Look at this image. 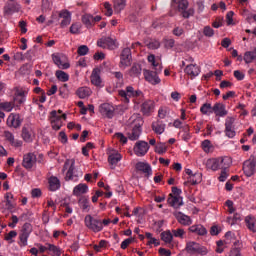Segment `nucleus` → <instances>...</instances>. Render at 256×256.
<instances>
[{"mask_svg":"<svg viewBox=\"0 0 256 256\" xmlns=\"http://www.w3.org/2000/svg\"><path fill=\"white\" fill-rule=\"evenodd\" d=\"M148 63H151L155 71L144 70V78L146 81H148V83H151V85H159V83H161V78H159L157 74L163 71L161 60L155 58V55L151 54L148 56Z\"/></svg>","mask_w":256,"mask_h":256,"instance_id":"obj_1","label":"nucleus"},{"mask_svg":"<svg viewBox=\"0 0 256 256\" xmlns=\"http://www.w3.org/2000/svg\"><path fill=\"white\" fill-rule=\"evenodd\" d=\"M63 173L66 172V181H79V177H83V172L75 169V159H67L64 163Z\"/></svg>","mask_w":256,"mask_h":256,"instance_id":"obj_2","label":"nucleus"},{"mask_svg":"<svg viewBox=\"0 0 256 256\" xmlns=\"http://www.w3.org/2000/svg\"><path fill=\"white\" fill-rule=\"evenodd\" d=\"M84 223L87 229L93 231V233H100V231H103V224L101 223V219L95 218L90 214L85 216Z\"/></svg>","mask_w":256,"mask_h":256,"instance_id":"obj_3","label":"nucleus"},{"mask_svg":"<svg viewBox=\"0 0 256 256\" xmlns=\"http://www.w3.org/2000/svg\"><path fill=\"white\" fill-rule=\"evenodd\" d=\"M227 161H229V158L227 157L212 158L207 160L206 165L208 169H211L212 171H218V169H227V167H229Z\"/></svg>","mask_w":256,"mask_h":256,"instance_id":"obj_4","label":"nucleus"},{"mask_svg":"<svg viewBox=\"0 0 256 256\" xmlns=\"http://www.w3.org/2000/svg\"><path fill=\"white\" fill-rule=\"evenodd\" d=\"M131 63H133V55L131 53V48L126 47L122 50L120 54V69H127V67H131Z\"/></svg>","mask_w":256,"mask_h":256,"instance_id":"obj_5","label":"nucleus"},{"mask_svg":"<svg viewBox=\"0 0 256 256\" xmlns=\"http://www.w3.org/2000/svg\"><path fill=\"white\" fill-rule=\"evenodd\" d=\"M171 7H173V9H178V11H181L184 19H189V17H191L192 11H187V7H189V2H187V0H172Z\"/></svg>","mask_w":256,"mask_h":256,"instance_id":"obj_6","label":"nucleus"},{"mask_svg":"<svg viewBox=\"0 0 256 256\" xmlns=\"http://www.w3.org/2000/svg\"><path fill=\"white\" fill-rule=\"evenodd\" d=\"M186 251L190 253V255H207L208 253L205 246L194 241H190L186 244Z\"/></svg>","mask_w":256,"mask_h":256,"instance_id":"obj_7","label":"nucleus"},{"mask_svg":"<svg viewBox=\"0 0 256 256\" xmlns=\"http://www.w3.org/2000/svg\"><path fill=\"white\" fill-rule=\"evenodd\" d=\"M62 119H67V114H58L57 110L50 112V121L54 131H59V129H61L63 125V121H61Z\"/></svg>","mask_w":256,"mask_h":256,"instance_id":"obj_8","label":"nucleus"},{"mask_svg":"<svg viewBox=\"0 0 256 256\" xmlns=\"http://www.w3.org/2000/svg\"><path fill=\"white\" fill-rule=\"evenodd\" d=\"M243 171L246 177H253L256 171V156L251 155L250 158L243 163Z\"/></svg>","mask_w":256,"mask_h":256,"instance_id":"obj_9","label":"nucleus"},{"mask_svg":"<svg viewBox=\"0 0 256 256\" xmlns=\"http://www.w3.org/2000/svg\"><path fill=\"white\" fill-rule=\"evenodd\" d=\"M52 61L59 69H69L71 65L67 61V56L63 53L52 54Z\"/></svg>","mask_w":256,"mask_h":256,"instance_id":"obj_10","label":"nucleus"},{"mask_svg":"<svg viewBox=\"0 0 256 256\" xmlns=\"http://www.w3.org/2000/svg\"><path fill=\"white\" fill-rule=\"evenodd\" d=\"M37 163V156L35 153L29 152L27 154H24L23 161H22V167L26 169L27 171H31L33 167H35Z\"/></svg>","mask_w":256,"mask_h":256,"instance_id":"obj_11","label":"nucleus"},{"mask_svg":"<svg viewBox=\"0 0 256 256\" xmlns=\"http://www.w3.org/2000/svg\"><path fill=\"white\" fill-rule=\"evenodd\" d=\"M98 47H101L102 49H110V51H113V49H117V43L115 40L111 37H102L97 41Z\"/></svg>","mask_w":256,"mask_h":256,"instance_id":"obj_12","label":"nucleus"},{"mask_svg":"<svg viewBox=\"0 0 256 256\" xmlns=\"http://www.w3.org/2000/svg\"><path fill=\"white\" fill-rule=\"evenodd\" d=\"M148 151H149V143L143 140H140L135 143L134 153L135 155H137V157H145Z\"/></svg>","mask_w":256,"mask_h":256,"instance_id":"obj_13","label":"nucleus"},{"mask_svg":"<svg viewBox=\"0 0 256 256\" xmlns=\"http://www.w3.org/2000/svg\"><path fill=\"white\" fill-rule=\"evenodd\" d=\"M21 123H23L21 115L17 113H11L6 120V125L12 129H19V127H21Z\"/></svg>","mask_w":256,"mask_h":256,"instance_id":"obj_14","label":"nucleus"},{"mask_svg":"<svg viewBox=\"0 0 256 256\" xmlns=\"http://www.w3.org/2000/svg\"><path fill=\"white\" fill-rule=\"evenodd\" d=\"M101 16H93L91 14H84L82 16V23L85 25L87 29H91L95 26V23H99L101 21Z\"/></svg>","mask_w":256,"mask_h":256,"instance_id":"obj_15","label":"nucleus"},{"mask_svg":"<svg viewBox=\"0 0 256 256\" xmlns=\"http://www.w3.org/2000/svg\"><path fill=\"white\" fill-rule=\"evenodd\" d=\"M99 111L103 117H107V119H113L115 115V107L109 103H103L99 107Z\"/></svg>","mask_w":256,"mask_h":256,"instance_id":"obj_16","label":"nucleus"},{"mask_svg":"<svg viewBox=\"0 0 256 256\" xmlns=\"http://www.w3.org/2000/svg\"><path fill=\"white\" fill-rule=\"evenodd\" d=\"M127 137L130 141H137L141 137V123L135 122L132 129L127 132Z\"/></svg>","mask_w":256,"mask_h":256,"instance_id":"obj_17","label":"nucleus"},{"mask_svg":"<svg viewBox=\"0 0 256 256\" xmlns=\"http://www.w3.org/2000/svg\"><path fill=\"white\" fill-rule=\"evenodd\" d=\"M174 217L177 219L180 225L184 227H189V225H193V220L188 215H185L183 212H174Z\"/></svg>","mask_w":256,"mask_h":256,"instance_id":"obj_18","label":"nucleus"},{"mask_svg":"<svg viewBox=\"0 0 256 256\" xmlns=\"http://www.w3.org/2000/svg\"><path fill=\"white\" fill-rule=\"evenodd\" d=\"M135 167L136 171L144 173L145 177H151L153 175V169H151V165L147 162H137Z\"/></svg>","mask_w":256,"mask_h":256,"instance_id":"obj_19","label":"nucleus"},{"mask_svg":"<svg viewBox=\"0 0 256 256\" xmlns=\"http://www.w3.org/2000/svg\"><path fill=\"white\" fill-rule=\"evenodd\" d=\"M167 203L170 207H173L174 209H179L180 207H183V197L169 194Z\"/></svg>","mask_w":256,"mask_h":256,"instance_id":"obj_20","label":"nucleus"},{"mask_svg":"<svg viewBox=\"0 0 256 256\" xmlns=\"http://www.w3.org/2000/svg\"><path fill=\"white\" fill-rule=\"evenodd\" d=\"M184 73L189 75L190 79H195V77H198V75L201 73V69L199 66H197V64H190L185 67Z\"/></svg>","mask_w":256,"mask_h":256,"instance_id":"obj_21","label":"nucleus"},{"mask_svg":"<svg viewBox=\"0 0 256 256\" xmlns=\"http://www.w3.org/2000/svg\"><path fill=\"white\" fill-rule=\"evenodd\" d=\"M4 138L12 147H23V141L15 139V135L10 131H4Z\"/></svg>","mask_w":256,"mask_h":256,"instance_id":"obj_22","label":"nucleus"},{"mask_svg":"<svg viewBox=\"0 0 256 256\" xmlns=\"http://www.w3.org/2000/svg\"><path fill=\"white\" fill-rule=\"evenodd\" d=\"M213 113L216 117H226L228 112L225 104L217 102L213 105Z\"/></svg>","mask_w":256,"mask_h":256,"instance_id":"obj_23","label":"nucleus"},{"mask_svg":"<svg viewBox=\"0 0 256 256\" xmlns=\"http://www.w3.org/2000/svg\"><path fill=\"white\" fill-rule=\"evenodd\" d=\"M59 18L62 19L60 23V27L64 28L68 25H71V12L68 10H63L59 13Z\"/></svg>","mask_w":256,"mask_h":256,"instance_id":"obj_24","label":"nucleus"},{"mask_svg":"<svg viewBox=\"0 0 256 256\" xmlns=\"http://www.w3.org/2000/svg\"><path fill=\"white\" fill-rule=\"evenodd\" d=\"M155 109V103L152 100H146L141 105V112L143 115H149L150 113H153V110Z\"/></svg>","mask_w":256,"mask_h":256,"instance_id":"obj_25","label":"nucleus"},{"mask_svg":"<svg viewBox=\"0 0 256 256\" xmlns=\"http://www.w3.org/2000/svg\"><path fill=\"white\" fill-rule=\"evenodd\" d=\"M49 191H59L61 189V180L56 176H50L48 178Z\"/></svg>","mask_w":256,"mask_h":256,"instance_id":"obj_26","label":"nucleus"},{"mask_svg":"<svg viewBox=\"0 0 256 256\" xmlns=\"http://www.w3.org/2000/svg\"><path fill=\"white\" fill-rule=\"evenodd\" d=\"M90 79L92 85H95L96 87L101 86V70H99V68L93 69Z\"/></svg>","mask_w":256,"mask_h":256,"instance_id":"obj_27","label":"nucleus"},{"mask_svg":"<svg viewBox=\"0 0 256 256\" xmlns=\"http://www.w3.org/2000/svg\"><path fill=\"white\" fill-rule=\"evenodd\" d=\"M89 192V186L87 184H78L73 189V195L75 197H81V195H85V193Z\"/></svg>","mask_w":256,"mask_h":256,"instance_id":"obj_28","label":"nucleus"},{"mask_svg":"<svg viewBox=\"0 0 256 256\" xmlns=\"http://www.w3.org/2000/svg\"><path fill=\"white\" fill-rule=\"evenodd\" d=\"M19 9H21V6L13 0H9L5 5L6 13H18Z\"/></svg>","mask_w":256,"mask_h":256,"instance_id":"obj_29","label":"nucleus"},{"mask_svg":"<svg viewBox=\"0 0 256 256\" xmlns=\"http://www.w3.org/2000/svg\"><path fill=\"white\" fill-rule=\"evenodd\" d=\"M188 231H190V233H195L196 235L203 236L207 233V228L201 224H197L190 226L188 228Z\"/></svg>","mask_w":256,"mask_h":256,"instance_id":"obj_30","label":"nucleus"},{"mask_svg":"<svg viewBox=\"0 0 256 256\" xmlns=\"http://www.w3.org/2000/svg\"><path fill=\"white\" fill-rule=\"evenodd\" d=\"M33 130L31 128H22V139L25 143H33Z\"/></svg>","mask_w":256,"mask_h":256,"instance_id":"obj_31","label":"nucleus"},{"mask_svg":"<svg viewBox=\"0 0 256 256\" xmlns=\"http://www.w3.org/2000/svg\"><path fill=\"white\" fill-rule=\"evenodd\" d=\"M152 131L157 135H162V133H165V124L161 121L153 122Z\"/></svg>","mask_w":256,"mask_h":256,"instance_id":"obj_32","label":"nucleus"},{"mask_svg":"<svg viewBox=\"0 0 256 256\" xmlns=\"http://www.w3.org/2000/svg\"><path fill=\"white\" fill-rule=\"evenodd\" d=\"M79 206L82 209V211H86L87 213H89L91 206L89 205V197L87 196H82L79 200H78Z\"/></svg>","mask_w":256,"mask_h":256,"instance_id":"obj_33","label":"nucleus"},{"mask_svg":"<svg viewBox=\"0 0 256 256\" xmlns=\"http://www.w3.org/2000/svg\"><path fill=\"white\" fill-rule=\"evenodd\" d=\"M245 223L249 231L256 233V218L254 216H246Z\"/></svg>","mask_w":256,"mask_h":256,"instance_id":"obj_34","label":"nucleus"},{"mask_svg":"<svg viewBox=\"0 0 256 256\" xmlns=\"http://www.w3.org/2000/svg\"><path fill=\"white\" fill-rule=\"evenodd\" d=\"M15 109V101L12 102H0V111H6L11 113Z\"/></svg>","mask_w":256,"mask_h":256,"instance_id":"obj_35","label":"nucleus"},{"mask_svg":"<svg viewBox=\"0 0 256 256\" xmlns=\"http://www.w3.org/2000/svg\"><path fill=\"white\" fill-rule=\"evenodd\" d=\"M76 95L79 97V99H85L89 97V95H91V89H89L88 87H80L76 91Z\"/></svg>","mask_w":256,"mask_h":256,"instance_id":"obj_36","label":"nucleus"},{"mask_svg":"<svg viewBox=\"0 0 256 256\" xmlns=\"http://www.w3.org/2000/svg\"><path fill=\"white\" fill-rule=\"evenodd\" d=\"M121 159L122 156L119 154V152H113L108 156V163H110V165H117Z\"/></svg>","mask_w":256,"mask_h":256,"instance_id":"obj_37","label":"nucleus"},{"mask_svg":"<svg viewBox=\"0 0 256 256\" xmlns=\"http://www.w3.org/2000/svg\"><path fill=\"white\" fill-rule=\"evenodd\" d=\"M127 5V0H114V11L115 13H120L125 9Z\"/></svg>","mask_w":256,"mask_h":256,"instance_id":"obj_38","label":"nucleus"},{"mask_svg":"<svg viewBox=\"0 0 256 256\" xmlns=\"http://www.w3.org/2000/svg\"><path fill=\"white\" fill-rule=\"evenodd\" d=\"M55 76L56 79H58V81H61L62 83H67V81H69V74H67V72L65 71L57 70L55 72Z\"/></svg>","mask_w":256,"mask_h":256,"instance_id":"obj_39","label":"nucleus"},{"mask_svg":"<svg viewBox=\"0 0 256 256\" xmlns=\"http://www.w3.org/2000/svg\"><path fill=\"white\" fill-rule=\"evenodd\" d=\"M200 112L202 113V115H212L213 113V106L211 105V103H204L201 107H200Z\"/></svg>","mask_w":256,"mask_h":256,"instance_id":"obj_40","label":"nucleus"},{"mask_svg":"<svg viewBox=\"0 0 256 256\" xmlns=\"http://www.w3.org/2000/svg\"><path fill=\"white\" fill-rule=\"evenodd\" d=\"M48 251H50L52 256H61V248L55 246L54 244H46Z\"/></svg>","mask_w":256,"mask_h":256,"instance_id":"obj_41","label":"nucleus"},{"mask_svg":"<svg viewBox=\"0 0 256 256\" xmlns=\"http://www.w3.org/2000/svg\"><path fill=\"white\" fill-rule=\"evenodd\" d=\"M6 209H15V205L13 204V195L11 193H6Z\"/></svg>","mask_w":256,"mask_h":256,"instance_id":"obj_42","label":"nucleus"},{"mask_svg":"<svg viewBox=\"0 0 256 256\" xmlns=\"http://www.w3.org/2000/svg\"><path fill=\"white\" fill-rule=\"evenodd\" d=\"M161 239L165 243H171V241H173V234L169 230L164 231V232L161 233Z\"/></svg>","mask_w":256,"mask_h":256,"instance_id":"obj_43","label":"nucleus"},{"mask_svg":"<svg viewBox=\"0 0 256 256\" xmlns=\"http://www.w3.org/2000/svg\"><path fill=\"white\" fill-rule=\"evenodd\" d=\"M130 75L131 77H138V75H141V66L139 64H133L130 69Z\"/></svg>","mask_w":256,"mask_h":256,"instance_id":"obj_44","label":"nucleus"},{"mask_svg":"<svg viewBox=\"0 0 256 256\" xmlns=\"http://www.w3.org/2000/svg\"><path fill=\"white\" fill-rule=\"evenodd\" d=\"M256 59V54L253 51H248L244 54L245 63H253Z\"/></svg>","mask_w":256,"mask_h":256,"instance_id":"obj_45","label":"nucleus"},{"mask_svg":"<svg viewBox=\"0 0 256 256\" xmlns=\"http://www.w3.org/2000/svg\"><path fill=\"white\" fill-rule=\"evenodd\" d=\"M115 77V79H117V82H116V87L119 88V87H123V73L121 72H113L112 73Z\"/></svg>","mask_w":256,"mask_h":256,"instance_id":"obj_46","label":"nucleus"},{"mask_svg":"<svg viewBox=\"0 0 256 256\" xmlns=\"http://www.w3.org/2000/svg\"><path fill=\"white\" fill-rule=\"evenodd\" d=\"M155 152L158 153V155H163V153L167 152V145H165V143H158L155 146Z\"/></svg>","mask_w":256,"mask_h":256,"instance_id":"obj_47","label":"nucleus"},{"mask_svg":"<svg viewBox=\"0 0 256 256\" xmlns=\"http://www.w3.org/2000/svg\"><path fill=\"white\" fill-rule=\"evenodd\" d=\"M29 239V235L28 234H24L22 232H20L19 234V245L20 247H27V241Z\"/></svg>","mask_w":256,"mask_h":256,"instance_id":"obj_48","label":"nucleus"},{"mask_svg":"<svg viewBox=\"0 0 256 256\" xmlns=\"http://www.w3.org/2000/svg\"><path fill=\"white\" fill-rule=\"evenodd\" d=\"M238 221H241V214L238 213H235L233 217L227 218L229 225H235Z\"/></svg>","mask_w":256,"mask_h":256,"instance_id":"obj_49","label":"nucleus"},{"mask_svg":"<svg viewBox=\"0 0 256 256\" xmlns=\"http://www.w3.org/2000/svg\"><path fill=\"white\" fill-rule=\"evenodd\" d=\"M224 133L229 139H233V137L237 135V132H235V127L225 128Z\"/></svg>","mask_w":256,"mask_h":256,"instance_id":"obj_50","label":"nucleus"},{"mask_svg":"<svg viewBox=\"0 0 256 256\" xmlns=\"http://www.w3.org/2000/svg\"><path fill=\"white\" fill-rule=\"evenodd\" d=\"M79 31H81V23H73L70 26V33H72V35H77Z\"/></svg>","mask_w":256,"mask_h":256,"instance_id":"obj_51","label":"nucleus"},{"mask_svg":"<svg viewBox=\"0 0 256 256\" xmlns=\"http://www.w3.org/2000/svg\"><path fill=\"white\" fill-rule=\"evenodd\" d=\"M172 235H174L175 237H178L179 239H184L185 237V230L182 228H178L175 230H172Z\"/></svg>","mask_w":256,"mask_h":256,"instance_id":"obj_52","label":"nucleus"},{"mask_svg":"<svg viewBox=\"0 0 256 256\" xmlns=\"http://www.w3.org/2000/svg\"><path fill=\"white\" fill-rule=\"evenodd\" d=\"M77 53L80 55V57H83L89 53V47L87 45H81L78 47Z\"/></svg>","mask_w":256,"mask_h":256,"instance_id":"obj_53","label":"nucleus"},{"mask_svg":"<svg viewBox=\"0 0 256 256\" xmlns=\"http://www.w3.org/2000/svg\"><path fill=\"white\" fill-rule=\"evenodd\" d=\"M203 34L205 37H213V35H215V30H213L211 26H205L203 29Z\"/></svg>","mask_w":256,"mask_h":256,"instance_id":"obj_54","label":"nucleus"},{"mask_svg":"<svg viewBox=\"0 0 256 256\" xmlns=\"http://www.w3.org/2000/svg\"><path fill=\"white\" fill-rule=\"evenodd\" d=\"M33 231V229L31 228V224L30 223H25L22 227V230L20 233H24L25 235H31V232Z\"/></svg>","mask_w":256,"mask_h":256,"instance_id":"obj_55","label":"nucleus"},{"mask_svg":"<svg viewBox=\"0 0 256 256\" xmlns=\"http://www.w3.org/2000/svg\"><path fill=\"white\" fill-rule=\"evenodd\" d=\"M235 117L228 116L225 119V128L235 127Z\"/></svg>","mask_w":256,"mask_h":256,"instance_id":"obj_56","label":"nucleus"},{"mask_svg":"<svg viewBox=\"0 0 256 256\" xmlns=\"http://www.w3.org/2000/svg\"><path fill=\"white\" fill-rule=\"evenodd\" d=\"M211 141L210 140H204L202 142V149L203 151H205V153H209V151H211Z\"/></svg>","mask_w":256,"mask_h":256,"instance_id":"obj_57","label":"nucleus"},{"mask_svg":"<svg viewBox=\"0 0 256 256\" xmlns=\"http://www.w3.org/2000/svg\"><path fill=\"white\" fill-rule=\"evenodd\" d=\"M114 137H116V139H118V141H120L122 145H125L127 143V137L121 132L116 133Z\"/></svg>","mask_w":256,"mask_h":256,"instance_id":"obj_58","label":"nucleus"},{"mask_svg":"<svg viewBox=\"0 0 256 256\" xmlns=\"http://www.w3.org/2000/svg\"><path fill=\"white\" fill-rule=\"evenodd\" d=\"M227 177H229V175L227 174V168H222L221 174L218 177V180L221 183H224V181H227Z\"/></svg>","mask_w":256,"mask_h":256,"instance_id":"obj_59","label":"nucleus"},{"mask_svg":"<svg viewBox=\"0 0 256 256\" xmlns=\"http://www.w3.org/2000/svg\"><path fill=\"white\" fill-rule=\"evenodd\" d=\"M235 233L231 232V231H228L226 234H225V240H226V243H231L233 241H235Z\"/></svg>","mask_w":256,"mask_h":256,"instance_id":"obj_60","label":"nucleus"},{"mask_svg":"<svg viewBox=\"0 0 256 256\" xmlns=\"http://www.w3.org/2000/svg\"><path fill=\"white\" fill-rule=\"evenodd\" d=\"M148 49H159L161 47V43L157 40H152L147 44Z\"/></svg>","mask_w":256,"mask_h":256,"instance_id":"obj_61","label":"nucleus"},{"mask_svg":"<svg viewBox=\"0 0 256 256\" xmlns=\"http://www.w3.org/2000/svg\"><path fill=\"white\" fill-rule=\"evenodd\" d=\"M118 95L123 99L124 103H129V96L126 90H119Z\"/></svg>","mask_w":256,"mask_h":256,"instance_id":"obj_62","label":"nucleus"},{"mask_svg":"<svg viewBox=\"0 0 256 256\" xmlns=\"http://www.w3.org/2000/svg\"><path fill=\"white\" fill-rule=\"evenodd\" d=\"M104 8L106 9L105 15L107 17H111V15H113V8H111V4H109L108 2H106L104 4Z\"/></svg>","mask_w":256,"mask_h":256,"instance_id":"obj_63","label":"nucleus"},{"mask_svg":"<svg viewBox=\"0 0 256 256\" xmlns=\"http://www.w3.org/2000/svg\"><path fill=\"white\" fill-rule=\"evenodd\" d=\"M226 207H228V213L232 214L235 213V207H233V201L227 200L225 202Z\"/></svg>","mask_w":256,"mask_h":256,"instance_id":"obj_64","label":"nucleus"}]
</instances>
